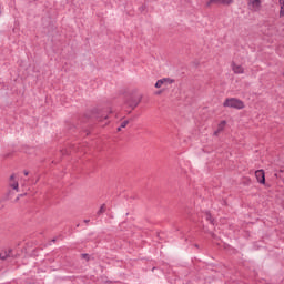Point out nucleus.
I'll return each instance as SVG.
<instances>
[{"instance_id": "f257e3e1", "label": "nucleus", "mask_w": 284, "mask_h": 284, "mask_svg": "<svg viewBox=\"0 0 284 284\" xmlns=\"http://www.w3.org/2000/svg\"><path fill=\"white\" fill-rule=\"evenodd\" d=\"M223 105L224 108H233L235 110H243V108H245V103L236 98H227L223 102Z\"/></svg>"}, {"instance_id": "f03ea898", "label": "nucleus", "mask_w": 284, "mask_h": 284, "mask_svg": "<svg viewBox=\"0 0 284 284\" xmlns=\"http://www.w3.org/2000/svg\"><path fill=\"white\" fill-rule=\"evenodd\" d=\"M141 99L142 97H139V98L131 97L125 101V105H128V108H131V110H134L135 108L139 106V103H141Z\"/></svg>"}, {"instance_id": "7ed1b4c3", "label": "nucleus", "mask_w": 284, "mask_h": 284, "mask_svg": "<svg viewBox=\"0 0 284 284\" xmlns=\"http://www.w3.org/2000/svg\"><path fill=\"white\" fill-rule=\"evenodd\" d=\"M232 3V0H209L206 2V8H210L211 6H230Z\"/></svg>"}, {"instance_id": "20e7f679", "label": "nucleus", "mask_w": 284, "mask_h": 284, "mask_svg": "<svg viewBox=\"0 0 284 284\" xmlns=\"http://www.w3.org/2000/svg\"><path fill=\"white\" fill-rule=\"evenodd\" d=\"M248 7L253 12L261 10V0H248Z\"/></svg>"}, {"instance_id": "39448f33", "label": "nucleus", "mask_w": 284, "mask_h": 284, "mask_svg": "<svg viewBox=\"0 0 284 284\" xmlns=\"http://www.w3.org/2000/svg\"><path fill=\"white\" fill-rule=\"evenodd\" d=\"M255 178L257 179V182L262 185H265V171L257 170L255 171Z\"/></svg>"}, {"instance_id": "423d86ee", "label": "nucleus", "mask_w": 284, "mask_h": 284, "mask_svg": "<svg viewBox=\"0 0 284 284\" xmlns=\"http://www.w3.org/2000/svg\"><path fill=\"white\" fill-rule=\"evenodd\" d=\"M225 125H227V122L225 120L221 121V123L217 125V130L213 133L214 136H219V134L225 130Z\"/></svg>"}, {"instance_id": "0eeeda50", "label": "nucleus", "mask_w": 284, "mask_h": 284, "mask_svg": "<svg viewBox=\"0 0 284 284\" xmlns=\"http://www.w3.org/2000/svg\"><path fill=\"white\" fill-rule=\"evenodd\" d=\"M10 187L19 192V182L14 181V174L10 176Z\"/></svg>"}, {"instance_id": "6e6552de", "label": "nucleus", "mask_w": 284, "mask_h": 284, "mask_svg": "<svg viewBox=\"0 0 284 284\" xmlns=\"http://www.w3.org/2000/svg\"><path fill=\"white\" fill-rule=\"evenodd\" d=\"M163 83H174V80H171V79L158 80L155 83V88H163Z\"/></svg>"}, {"instance_id": "1a4fd4ad", "label": "nucleus", "mask_w": 284, "mask_h": 284, "mask_svg": "<svg viewBox=\"0 0 284 284\" xmlns=\"http://www.w3.org/2000/svg\"><path fill=\"white\" fill-rule=\"evenodd\" d=\"M12 256V250L4 251L0 253V261H6L7 258H10Z\"/></svg>"}, {"instance_id": "9d476101", "label": "nucleus", "mask_w": 284, "mask_h": 284, "mask_svg": "<svg viewBox=\"0 0 284 284\" xmlns=\"http://www.w3.org/2000/svg\"><path fill=\"white\" fill-rule=\"evenodd\" d=\"M232 70L235 74H243L245 72V70L239 64H233Z\"/></svg>"}, {"instance_id": "9b49d317", "label": "nucleus", "mask_w": 284, "mask_h": 284, "mask_svg": "<svg viewBox=\"0 0 284 284\" xmlns=\"http://www.w3.org/2000/svg\"><path fill=\"white\" fill-rule=\"evenodd\" d=\"M204 219H206L212 225H214V219H212V214H210L209 212L204 213Z\"/></svg>"}, {"instance_id": "f8f14e48", "label": "nucleus", "mask_w": 284, "mask_h": 284, "mask_svg": "<svg viewBox=\"0 0 284 284\" xmlns=\"http://www.w3.org/2000/svg\"><path fill=\"white\" fill-rule=\"evenodd\" d=\"M280 6H281L280 17H284V0H280Z\"/></svg>"}, {"instance_id": "ddd939ff", "label": "nucleus", "mask_w": 284, "mask_h": 284, "mask_svg": "<svg viewBox=\"0 0 284 284\" xmlns=\"http://www.w3.org/2000/svg\"><path fill=\"white\" fill-rule=\"evenodd\" d=\"M105 212V204H102L100 210L98 211V216H101V214H104Z\"/></svg>"}, {"instance_id": "4468645a", "label": "nucleus", "mask_w": 284, "mask_h": 284, "mask_svg": "<svg viewBox=\"0 0 284 284\" xmlns=\"http://www.w3.org/2000/svg\"><path fill=\"white\" fill-rule=\"evenodd\" d=\"M128 123H130L129 120H125L121 123L120 128H128Z\"/></svg>"}, {"instance_id": "2eb2a0df", "label": "nucleus", "mask_w": 284, "mask_h": 284, "mask_svg": "<svg viewBox=\"0 0 284 284\" xmlns=\"http://www.w3.org/2000/svg\"><path fill=\"white\" fill-rule=\"evenodd\" d=\"M103 119H108V115H102L101 118H98V121H103Z\"/></svg>"}, {"instance_id": "dca6fc26", "label": "nucleus", "mask_w": 284, "mask_h": 284, "mask_svg": "<svg viewBox=\"0 0 284 284\" xmlns=\"http://www.w3.org/2000/svg\"><path fill=\"white\" fill-rule=\"evenodd\" d=\"M90 255L88 254H82V258H89Z\"/></svg>"}, {"instance_id": "f3484780", "label": "nucleus", "mask_w": 284, "mask_h": 284, "mask_svg": "<svg viewBox=\"0 0 284 284\" xmlns=\"http://www.w3.org/2000/svg\"><path fill=\"white\" fill-rule=\"evenodd\" d=\"M23 174H24V176H28V174H30V172H28V171H23Z\"/></svg>"}, {"instance_id": "a211bd4d", "label": "nucleus", "mask_w": 284, "mask_h": 284, "mask_svg": "<svg viewBox=\"0 0 284 284\" xmlns=\"http://www.w3.org/2000/svg\"><path fill=\"white\" fill-rule=\"evenodd\" d=\"M211 236H212L213 239H216V235H215L214 233H211Z\"/></svg>"}, {"instance_id": "6ab92c4d", "label": "nucleus", "mask_w": 284, "mask_h": 284, "mask_svg": "<svg viewBox=\"0 0 284 284\" xmlns=\"http://www.w3.org/2000/svg\"><path fill=\"white\" fill-rule=\"evenodd\" d=\"M84 223H90V220H84Z\"/></svg>"}, {"instance_id": "aec40b11", "label": "nucleus", "mask_w": 284, "mask_h": 284, "mask_svg": "<svg viewBox=\"0 0 284 284\" xmlns=\"http://www.w3.org/2000/svg\"><path fill=\"white\" fill-rule=\"evenodd\" d=\"M118 132H121V126H120V128H118Z\"/></svg>"}]
</instances>
